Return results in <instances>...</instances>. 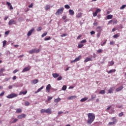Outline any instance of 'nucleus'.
<instances>
[{
    "label": "nucleus",
    "mask_w": 126,
    "mask_h": 126,
    "mask_svg": "<svg viewBox=\"0 0 126 126\" xmlns=\"http://www.w3.org/2000/svg\"><path fill=\"white\" fill-rule=\"evenodd\" d=\"M26 117V115H25V114H22V115H20L19 116H18L17 118L18 119H19V120L25 118Z\"/></svg>",
    "instance_id": "9b49d317"
},
{
    "label": "nucleus",
    "mask_w": 126,
    "mask_h": 126,
    "mask_svg": "<svg viewBox=\"0 0 126 126\" xmlns=\"http://www.w3.org/2000/svg\"><path fill=\"white\" fill-rule=\"evenodd\" d=\"M40 112L41 114H43V113H46V109H42L40 110Z\"/></svg>",
    "instance_id": "37998d69"
},
{
    "label": "nucleus",
    "mask_w": 126,
    "mask_h": 126,
    "mask_svg": "<svg viewBox=\"0 0 126 126\" xmlns=\"http://www.w3.org/2000/svg\"><path fill=\"white\" fill-rule=\"evenodd\" d=\"M82 14H83L82 13L80 12V13H78V14L76 16V17L77 18H80V17H82Z\"/></svg>",
    "instance_id": "4be33fe9"
},
{
    "label": "nucleus",
    "mask_w": 126,
    "mask_h": 126,
    "mask_svg": "<svg viewBox=\"0 0 126 126\" xmlns=\"http://www.w3.org/2000/svg\"><path fill=\"white\" fill-rule=\"evenodd\" d=\"M31 68V67L30 66L26 67L23 69L22 72H26V71H29Z\"/></svg>",
    "instance_id": "423d86ee"
},
{
    "label": "nucleus",
    "mask_w": 126,
    "mask_h": 126,
    "mask_svg": "<svg viewBox=\"0 0 126 126\" xmlns=\"http://www.w3.org/2000/svg\"><path fill=\"white\" fill-rule=\"evenodd\" d=\"M118 122V120L115 119L114 121L113 122H109V126H114L115 124H116V123Z\"/></svg>",
    "instance_id": "1a4fd4ad"
},
{
    "label": "nucleus",
    "mask_w": 126,
    "mask_h": 126,
    "mask_svg": "<svg viewBox=\"0 0 126 126\" xmlns=\"http://www.w3.org/2000/svg\"><path fill=\"white\" fill-rule=\"evenodd\" d=\"M40 51H41V49H38L37 50H35V53H39Z\"/></svg>",
    "instance_id": "338daca9"
},
{
    "label": "nucleus",
    "mask_w": 126,
    "mask_h": 126,
    "mask_svg": "<svg viewBox=\"0 0 126 126\" xmlns=\"http://www.w3.org/2000/svg\"><path fill=\"white\" fill-rule=\"evenodd\" d=\"M15 97H17V94L14 93L9 94L6 96L8 99H12V98H15Z\"/></svg>",
    "instance_id": "7ed1b4c3"
},
{
    "label": "nucleus",
    "mask_w": 126,
    "mask_h": 126,
    "mask_svg": "<svg viewBox=\"0 0 126 126\" xmlns=\"http://www.w3.org/2000/svg\"><path fill=\"white\" fill-rule=\"evenodd\" d=\"M17 121H18V119H15L12 122V124H15V123H16V122H17Z\"/></svg>",
    "instance_id": "79ce46f5"
},
{
    "label": "nucleus",
    "mask_w": 126,
    "mask_h": 126,
    "mask_svg": "<svg viewBox=\"0 0 126 126\" xmlns=\"http://www.w3.org/2000/svg\"><path fill=\"white\" fill-rule=\"evenodd\" d=\"M64 8L66 9H69V8H70V6H69V5H68V4H66L64 5Z\"/></svg>",
    "instance_id": "c9c22d12"
},
{
    "label": "nucleus",
    "mask_w": 126,
    "mask_h": 126,
    "mask_svg": "<svg viewBox=\"0 0 126 126\" xmlns=\"http://www.w3.org/2000/svg\"><path fill=\"white\" fill-rule=\"evenodd\" d=\"M66 36H67V34H66V33H64V34L61 35V37H65Z\"/></svg>",
    "instance_id": "13d9d810"
},
{
    "label": "nucleus",
    "mask_w": 126,
    "mask_h": 126,
    "mask_svg": "<svg viewBox=\"0 0 126 126\" xmlns=\"http://www.w3.org/2000/svg\"><path fill=\"white\" fill-rule=\"evenodd\" d=\"M64 10V8H63V7H62L58 9L55 13L56 15H60V14H62V13L63 12Z\"/></svg>",
    "instance_id": "f03ea898"
},
{
    "label": "nucleus",
    "mask_w": 126,
    "mask_h": 126,
    "mask_svg": "<svg viewBox=\"0 0 126 126\" xmlns=\"http://www.w3.org/2000/svg\"><path fill=\"white\" fill-rule=\"evenodd\" d=\"M41 30H42V27H38V28L36 29L37 31H41Z\"/></svg>",
    "instance_id": "6e6d98bb"
},
{
    "label": "nucleus",
    "mask_w": 126,
    "mask_h": 126,
    "mask_svg": "<svg viewBox=\"0 0 126 126\" xmlns=\"http://www.w3.org/2000/svg\"><path fill=\"white\" fill-rule=\"evenodd\" d=\"M90 33L91 35H94V34H95V31H92Z\"/></svg>",
    "instance_id": "052dcab7"
},
{
    "label": "nucleus",
    "mask_w": 126,
    "mask_h": 126,
    "mask_svg": "<svg viewBox=\"0 0 126 126\" xmlns=\"http://www.w3.org/2000/svg\"><path fill=\"white\" fill-rule=\"evenodd\" d=\"M52 76H53V77L54 78H57L59 77V76H60V74H59L58 73H53V74H52Z\"/></svg>",
    "instance_id": "f3484780"
},
{
    "label": "nucleus",
    "mask_w": 126,
    "mask_h": 126,
    "mask_svg": "<svg viewBox=\"0 0 126 126\" xmlns=\"http://www.w3.org/2000/svg\"><path fill=\"white\" fill-rule=\"evenodd\" d=\"M126 7V5H123L121 7L120 9H124V8H125Z\"/></svg>",
    "instance_id": "49530a36"
},
{
    "label": "nucleus",
    "mask_w": 126,
    "mask_h": 126,
    "mask_svg": "<svg viewBox=\"0 0 126 126\" xmlns=\"http://www.w3.org/2000/svg\"><path fill=\"white\" fill-rule=\"evenodd\" d=\"M4 95V92H2L0 94V97H2V96H3Z\"/></svg>",
    "instance_id": "3c124183"
},
{
    "label": "nucleus",
    "mask_w": 126,
    "mask_h": 126,
    "mask_svg": "<svg viewBox=\"0 0 126 126\" xmlns=\"http://www.w3.org/2000/svg\"><path fill=\"white\" fill-rule=\"evenodd\" d=\"M106 43H107V40H105V42H104L102 44H101V46H104V45H105Z\"/></svg>",
    "instance_id": "69168bd1"
},
{
    "label": "nucleus",
    "mask_w": 126,
    "mask_h": 126,
    "mask_svg": "<svg viewBox=\"0 0 126 126\" xmlns=\"http://www.w3.org/2000/svg\"><path fill=\"white\" fill-rule=\"evenodd\" d=\"M83 46H84V45L83 44H78V48L79 49H81V48H82V47H83Z\"/></svg>",
    "instance_id": "f704fd0d"
},
{
    "label": "nucleus",
    "mask_w": 126,
    "mask_h": 126,
    "mask_svg": "<svg viewBox=\"0 0 126 126\" xmlns=\"http://www.w3.org/2000/svg\"><path fill=\"white\" fill-rule=\"evenodd\" d=\"M99 93V94H105V90H103L100 91Z\"/></svg>",
    "instance_id": "e433bc0d"
},
{
    "label": "nucleus",
    "mask_w": 126,
    "mask_h": 126,
    "mask_svg": "<svg viewBox=\"0 0 126 126\" xmlns=\"http://www.w3.org/2000/svg\"><path fill=\"white\" fill-rule=\"evenodd\" d=\"M47 34H48V32H45L44 33L41 35L42 38H44L45 36H47Z\"/></svg>",
    "instance_id": "7c9ffc66"
},
{
    "label": "nucleus",
    "mask_w": 126,
    "mask_h": 126,
    "mask_svg": "<svg viewBox=\"0 0 126 126\" xmlns=\"http://www.w3.org/2000/svg\"><path fill=\"white\" fill-rule=\"evenodd\" d=\"M84 43H86V39L82 40L81 41L80 43L81 44H84Z\"/></svg>",
    "instance_id": "c03bdc74"
},
{
    "label": "nucleus",
    "mask_w": 126,
    "mask_h": 126,
    "mask_svg": "<svg viewBox=\"0 0 126 126\" xmlns=\"http://www.w3.org/2000/svg\"><path fill=\"white\" fill-rule=\"evenodd\" d=\"M62 90L65 91V90H66V86L65 85L63 86V87H62Z\"/></svg>",
    "instance_id": "ea45409f"
},
{
    "label": "nucleus",
    "mask_w": 126,
    "mask_h": 126,
    "mask_svg": "<svg viewBox=\"0 0 126 126\" xmlns=\"http://www.w3.org/2000/svg\"><path fill=\"white\" fill-rule=\"evenodd\" d=\"M111 108H112V105H110L109 107H108L106 110L107 111H109V110H110V109H111Z\"/></svg>",
    "instance_id": "774afa93"
},
{
    "label": "nucleus",
    "mask_w": 126,
    "mask_h": 126,
    "mask_svg": "<svg viewBox=\"0 0 126 126\" xmlns=\"http://www.w3.org/2000/svg\"><path fill=\"white\" fill-rule=\"evenodd\" d=\"M100 36H101V32H98L96 34L97 38L100 37Z\"/></svg>",
    "instance_id": "a18cd8bd"
},
{
    "label": "nucleus",
    "mask_w": 126,
    "mask_h": 126,
    "mask_svg": "<svg viewBox=\"0 0 126 126\" xmlns=\"http://www.w3.org/2000/svg\"><path fill=\"white\" fill-rule=\"evenodd\" d=\"M4 70H5V69H4V68H1L0 69V73H2V72H3V71H4Z\"/></svg>",
    "instance_id": "de8ad7c7"
},
{
    "label": "nucleus",
    "mask_w": 126,
    "mask_h": 126,
    "mask_svg": "<svg viewBox=\"0 0 126 126\" xmlns=\"http://www.w3.org/2000/svg\"><path fill=\"white\" fill-rule=\"evenodd\" d=\"M119 117H123L124 116V112H121L119 114Z\"/></svg>",
    "instance_id": "5fc2aeb1"
},
{
    "label": "nucleus",
    "mask_w": 126,
    "mask_h": 126,
    "mask_svg": "<svg viewBox=\"0 0 126 126\" xmlns=\"http://www.w3.org/2000/svg\"><path fill=\"white\" fill-rule=\"evenodd\" d=\"M119 34H116L113 35V38H118V37H119Z\"/></svg>",
    "instance_id": "603ef678"
},
{
    "label": "nucleus",
    "mask_w": 126,
    "mask_h": 126,
    "mask_svg": "<svg viewBox=\"0 0 126 126\" xmlns=\"http://www.w3.org/2000/svg\"><path fill=\"white\" fill-rule=\"evenodd\" d=\"M29 105H30V103H29V102L28 101H26L25 102V105L26 106H29Z\"/></svg>",
    "instance_id": "a19ab883"
},
{
    "label": "nucleus",
    "mask_w": 126,
    "mask_h": 126,
    "mask_svg": "<svg viewBox=\"0 0 126 126\" xmlns=\"http://www.w3.org/2000/svg\"><path fill=\"white\" fill-rule=\"evenodd\" d=\"M107 19H112L113 18V15H109L107 16Z\"/></svg>",
    "instance_id": "2f4dec72"
},
{
    "label": "nucleus",
    "mask_w": 126,
    "mask_h": 126,
    "mask_svg": "<svg viewBox=\"0 0 126 126\" xmlns=\"http://www.w3.org/2000/svg\"><path fill=\"white\" fill-rule=\"evenodd\" d=\"M26 95L27 94V91H24V92H20L19 95Z\"/></svg>",
    "instance_id": "b1692460"
},
{
    "label": "nucleus",
    "mask_w": 126,
    "mask_h": 126,
    "mask_svg": "<svg viewBox=\"0 0 126 126\" xmlns=\"http://www.w3.org/2000/svg\"><path fill=\"white\" fill-rule=\"evenodd\" d=\"M61 100V99L59 97L58 98H56L54 100V102L55 103H59V102H60V101Z\"/></svg>",
    "instance_id": "cd10ccee"
},
{
    "label": "nucleus",
    "mask_w": 126,
    "mask_h": 126,
    "mask_svg": "<svg viewBox=\"0 0 126 126\" xmlns=\"http://www.w3.org/2000/svg\"><path fill=\"white\" fill-rule=\"evenodd\" d=\"M36 52V49H32V50L29 51V53L31 55H32V54H34Z\"/></svg>",
    "instance_id": "6ab92c4d"
},
{
    "label": "nucleus",
    "mask_w": 126,
    "mask_h": 126,
    "mask_svg": "<svg viewBox=\"0 0 126 126\" xmlns=\"http://www.w3.org/2000/svg\"><path fill=\"white\" fill-rule=\"evenodd\" d=\"M6 46V40L3 41V47H5Z\"/></svg>",
    "instance_id": "58836bf2"
},
{
    "label": "nucleus",
    "mask_w": 126,
    "mask_h": 126,
    "mask_svg": "<svg viewBox=\"0 0 126 126\" xmlns=\"http://www.w3.org/2000/svg\"><path fill=\"white\" fill-rule=\"evenodd\" d=\"M100 11L101 9H100L99 8H97L95 12L93 13L94 17H96V16H97V15L98 14V13L100 12Z\"/></svg>",
    "instance_id": "39448f33"
},
{
    "label": "nucleus",
    "mask_w": 126,
    "mask_h": 126,
    "mask_svg": "<svg viewBox=\"0 0 126 126\" xmlns=\"http://www.w3.org/2000/svg\"><path fill=\"white\" fill-rule=\"evenodd\" d=\"M6 4L8 5V6H10V5H11V3H10L9 2H6Z\"/></svg>",
    "instance_id": "680f3d73"
},
{
    "label": "nucleus",
    "mask_w": 126,
    "mask_h": 126,
    "mask_svg": "<svg viewBox=\"0 0 126 126\" xmlns=\"http://www.w3.org/2000/svg\"><path fill=\"white\" fill-rule=\"evenodd\" d=\"M115 62L114 61H111V62H108V66H111L112 65H114Z\"/></svg>",
    "instance_id": "a211bd4d"
},
{
    "label": "nucleus",
    "mask_w": 126,
    "mask_h": 126,
    "mask_svg": "<svg viewBox=\"0 0 126 126\" xmlns=\"http://www.w3.org/2000/svg\"><path fill=\"white\" fill-rule=\"evenodd\" d=\"M47 114H49L50 115H51V114H52V110L51 109V108H48L46 109V112Z\"/></svg>",
    "instance_id": "2eb2a0df"
},
{
    "label": "nucleus",
    "mask_w": 126,
    "mask_h": 126,
    "mask_svg": "<svg viewBox=\"0 0 126 126\" xmlns=\"http://www.w3.org/2000/svg\"><path fill=\"white\" fill-rule=\"evenodd\" d=\"M90 61H92L91 58H87L84 60V63H87L88 62H90Z\"/></svg>",
    "instance_id": "bb28decb"
},
{
    "label": "nucleus",
    "mask_w": 126,
    "mask_h": 126,
    "mask_svg": "<svg viewBox=\"0 0 126 126\" xmlns=\"http://www.w3.org/2000/svg\"><path fill=\"white\" fill-rule=\"evenodd\" d=\"M34 30H35V29H34V28H32V29H31V30H30V31L28 32V34H27V36H28V37H29L30 36H31V35H32V33H33V32H34Z\"/></svg>",
    "instance_id": "6e6552de"
},
{
    "label": "nucleus",
    "mask_w": 126,
    "mask_h": 126,
    "mask_svg": "<svg viewBox=\"0 0 126 126\" xmlns=\"http://www.w3.org/2000/svg\"><path fill=\"white\" fill-rule=\"evenodd\" d=\"M114 90H115V87L110 88V89L108 90L109 94H111V93H113Z\"/></svg>",
    "instance_id": "f8f14e48"
},
{
    "label": "nucleus",
    "mask_w": 126,
    "mask_h": 126,
    "mask_svg": "<svg viewBox=\"0 0 126 126\" xmlns=\"http://www.w3.org/2000/svg\"><path fill=\"white\" fill-rule=\"evenodd\" d=\"M69 13L70 15H74V11L72 9L69 10Z\"/></svg>",
    "instance_id": "412c9836"
},
{
    "label": "nucleus",
    "mask_w": 126,
    "mask_h": 126,
    "mask_svg": "<svg viewBox=\"0 0 126 126\" xmlns=\"http://www.w3.org/2000/svg\"><path fill=\"white\" fill-rule=\"evenodd\" d=\"M18 71H19V70H18V69L14 70L13 71V73H16V72H18Z\"/></svg>",
    "instance_id": "4d7b16f0"
},
{
    "label": "nucleus",
    "mask_w": 126,
    "mask_h": 126,
    "mask_svg": "<svg viewBox=\"0 0 126 126\" xmlns=\"http://www.w3.org/2000/svg\"><path fill=\"white\" fill-rule=\"evenodd\" d=\"M92 98H91V100H94V99L96 98V94H93L91 96Z\"/></svg>",
    "instance_id": "473e14b6"
},
{
    "label": "nucleus",
    "mask_w": 126,
    "mask_h": 126,
    "mask_svg": "<svg viewBox=\"0 0 126 126\" xmlns=\"http://www.w3.org/2000/svg\"><path fill=\"white\" fill-rule=\"evenodd\" d=\"M29 8H31L33 7V3H31L30 5H29Z\"/></svg>",
    "instance_id": "0e129e2a"
},
{
    "label": "nucleus",
    "mask_w": 126,
    "mask_h": 126,
    "mask_svg": "<svg viewBox=\"0 0 126 126\" xmlns=\"http://www.w3.org/2000/svg\"><path fill=\"white\" fill-rule=\"evenodd\" d=\"M46 90L48 92H50V90H51V84H48L46 88Z\"/></svg>",
    "instance_id": "ddd939ff"
},
{
    "label": "nucleus",
    "mask_w": 126,
    "mask_h": 126,
    "mask_svg": "<svg viewBox=\"0 0 126 126\" xmlns=\"http://www.w3.org/2000/svg\"><path fill=\"white\" fill-rule=\"evenodd\" d=\"M102 30H103V29L101 27L99 26L96 28V31L97 33H101L102 32Z\"/></svg>",
    "instance_id": "0eeeda50"
},
{
    "label": "nucleus",
    "mask_w": 126,
    "mask_h": 126,
    "mask_svg": "<svg viewBox=\"0 0 126 126\" xmlns=\"http://www.w3.org/2000/svg\"><path fill=\"white\" fill-rule=\"evenodd\" d=\"M49 40H51V37L50 36H48V37H45L44 38V41H49Z\"/></svg>",
    "instance_id": "72a5a7b5"
},
{
    "label": "nucleus",
    "mask_w": 126,
    "mask_h": 126,
    "mask_svg": "<svg viewBox=\"0 0 126 126\" xmlns=\"http://www.w3.org/2000/svg\"><path fill=\"white\" fill-rule=\"evenodd\" d=\"M22 112V110L21 108L17 109L16 111V112L18 114H19Z\"/></svg>",
    "instance_id": "c85d7f7f"
},
{
    "label": "nucleus",
    "mask_w": 126,
    "mask_h": 126,
    "mask_svg": "<svg viewBox=\"0 0 126 126\" xmlns=\"http://www.w3.org/2000/svg\"><path fill=\"white\" fill-rule=\"evenodd\" d=\"M38 79H34L32 81V84H37V83L38 82Z\"/></svg>",
    "instance_id": "c756f323"
},
{
    "label": "nucleus",
    "mask_w": 126,
    "mask_h": 126,
    "mask_svg": "<svg viewBox=\"0 0 126 126\" xmlns=\"http://www.w3.org/2000/svg\"><path fill=\"white\" fill-rule=\"evenodd\" d=\"M112 22L113 24H117V23H118V21L117 20H112Z\"/></svg>",
    "instance_id": "09e8293b"
},
{
    "label": "nucleus",
    "mask_w": 126,
    "mask_h": 126,
    "mask_svg": "<svg viewBox=\"0 0 126 126\" xmlns=\"http://www.w3.org/2000/svg\"><path fill=\"white\" fill-rule=\"evenodd\" d=\"M123 89H124V86H121L119 87V88H118L117 89H116V92H119L120 91H122V90H123Z\"/></svg>",
    "instance_id": "9d476101"
},
{
    "label": "nucleus",
    "mask_w": 126,
    "mask_h": 126,
    "mask_svg": "<svg viewBox=\"0 0 126 126\" xmlns=\"http://www.w3.org/2000/svg\"><path fill=\"white\" fill-rule=\"evenodd\" d=\"M116 70L114 69L110 70L109 71H107V72L108 73H113V72H116Z\"/></svg>",
    "instance_id": "5701e85b"
},
{
    "label": "nucleus",
    "mask_w": 126,
    "mask_h": 126,
    "mask_svg": "<svg viewBox=\"0 0 126 126\" xmlns=\"http://www.w3.org/2000/svg\"><path fill=\"white\" fill-rule=\"evenodd\" d=\"M77 96L75 95H72L71 96H69L67 97L68 100H73V99H75V98H77Z\"/></svg>",
    "instance_id": "4468645a"
},
{
    "label": "nucleus",
    "mask_w": 126,
    "mask_h": 126,
    "mask_svg": "<svg viewBox=\"0 0 126 126\" xmlns=\"http://www.w3.org/2000/svg\"><path fill=\"white\" fill-rule=\"evenodd\" d=\"M8 34H9V31L5 32V35H8Z\"/></svg>",
    "instance_id": "e2e57ef3"
},
{
    "label": "nucleus",
    "mask_w": 126,
    "mask_h": 126,
    "mask_svg": "<svg viewBox=\"0 0 126 126\" xmlns=\"http://www.w3.org/2000/svg\"><path fill=\"white\" fill-rule=\"evenodd\" d=\"M62 79H63V77H62V76H60L59 77L57 78V80H59V81L62 80Z\"/></svg>",
    "instance_id": "864d4df0"
},
{
    "label": "nucleus",
    "mask_w": 126,
    "mask_h": 126,
    "mask_svg": "<svg viewBox=\"0 0 126 126\" xmlns=\"http://www.w3.org/2000/svg\"><path fill=\"white\" fill-rule=\"evenodd\" d=\"M87 100H88V97H84L80 100V102H85Z\"/></svg>",
    "instance_id": "a878e982"
},
{
    "label": "nucleus",
    "mask_w": 126,
    "mask_h": 126,
    "mask_svg": "<svg viewBox=\"0 0 126 126\" xmlns=\"http://www.w3.org/2000/svg\"><path fill=\"white\" fill-rule=\"evenodd\" d=\"M81 59V56H79L77 58H76L74 60L71 61L70 62L71 63H76V62H78V61H80Z\"/></svg>",
    "instance_id": "20e7f679"
},
{
    "label": "nucleus",
    "mask_w": 126,
    "mask_h": 126,
    "mask_svg": "<svg viewBox=\"0 0 126 126\" xmlns=\"http://www.w3.org/2000/svg\"><path fill=\"white\" fill-rule=\"evenodd\" d=\"M110 45H111L112 46H113V45H115V41H110Z\"/></svg>",
    "instance_id": "8fccbe9b"
},
{
    "label": "nucleus",
    "mask_w": 126,
    "mask_h": 126,
    "mask_svg": "<svg viewBox=\"0 0 126 126\" xmlns=\"http://www.w3.org/2000/svg\"><path fill=\"white\" fill-rule=\"evenodd\" d=\"M51 8V6L50 5H46L45 7V10H49Z\"/></svg>",
    "instance_id": "393cba45"
},
{
    "label": "nucleus",
    "mask_w": 126,
    "mask_h": 126,
    "mask_svg": "<svg viewBox=\"0 0 126 126\" xmlns=\"http://www.w3.org/2000/svg\"><path fill=\"white\" fill-rule=\"evenodd\" d=\"M95 120V114L94 113H90L88 114V120L87 121V124L91 125Z\"/></svg>",
    "instance_id": "f257e3e1"
},
{
    "label": "nucleus",
    "mask_w": 126,
    "mask_h": 126,
    "mask_svg": "<svg viewBox=\"0 0 126 126\" xmlns=\"http://www.w3.org/2000/svg\"><path fill=\"white\" fill-rule=\"evenodd\" d=\"M44 88V86H42L41 88L38 89L37 91L35 92V94H37V93H39L40 91H41Z\"/></svg>",
    "instance_id": "aec40b11"
},
{
    "label": "nucleus",
    "mask_w": 126,
    "mask_h": 126,
    "mask_svg": "<svg viewBox=\"0 0 126 126\" xmlns=\"http://www.w3.org/2000/svg\"><path fill=\"white\" fill-rule=\"evenodd\" d=\"M82 37V35L81 34H80L77 38V40H79Z\"/></svg>",
    "instance_id": "bf43d9fd"
},
{
    "label": "nucleus",
    "mask_w": 126,
    "mask_h": 126,
    "mask_svg": "<svg viewBox=\"0 0 126 126\" xmlns=\"http://www.w3.org/2000/svg\"><path fill=\"white\" fill-rule=\"evenodd\" d=\"M15 24V21H14V20H10L8 23L9 25H12V24Z\"/></svg>",
    "instance_id": "dca6fc26"
},
{
    "label": "nucleus",
    "mask_w": 126,
    "mask_h": 126,
    "mask_svg": "<svg viewBox=\"0 0 126 126\" xmlns=\"http://www.w3.org/2000/svg\"><path fill=\"white\" fill-rule=\"evenodd\" d=\"M96 52H97V53H98V54H100L101 53H103V50L99 49V50H97Z\"/></svg>",
    "instance_id": "4c0bfd02"
}]
</instances>
